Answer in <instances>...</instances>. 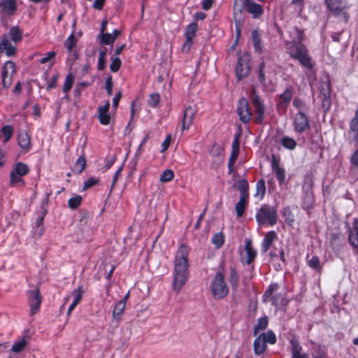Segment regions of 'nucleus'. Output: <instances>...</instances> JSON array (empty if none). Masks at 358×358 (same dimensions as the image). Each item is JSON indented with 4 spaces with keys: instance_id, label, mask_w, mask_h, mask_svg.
<instances>
[{
    "instance_id": "23",
    "label": "nucleus",
    "mask_w": 358,
    "mask_h": 358,
    "mask_svg": "<svg viewBox=\"0 0 358 358\" xmlns=\"http://www.w3.org/2000/svg\"><path fill=\"white\" fill-rule=\"evenodd\" d=\"M315 202V197L312 192H306L303 198L301 201V208L307 211V213L310 215V210L313 208V204Z\"/></svg>"
},
{
    "instance_id": "51",
    "label": "nucleus",
    "mask_w": 358,
    "mask_h": 358,
    "mask_svg": "<svg viewBox=\"0 0 358 358\" xmlns=\"http://www.w3.org/2000/svg\"><path fill=\"white\" fill-rule=\"evenodd\" d=\"M86 166V161L85 159L83 157H78V159L76 160V164H75V171H77L78 173H81Z\"/></svg>"
},
{
    "instance_id": "21",
    "label": "nucleus",
    "mask_w": 358,
    "mask_h": 358,
    "mask_svg": "<svg viewBox=\"0 0 358 358\" xmlns=\"http://www.w3.org/2000/svg\"><path fill=\"white\" fill-rule=\"evenodd\" d=\"M275 238H277V234L275 231L267 232L262 242V252H267Z\"/></svg>"
},
{
    "instance_id": "19",
    "label": "nucleus",
    "mask_w": 358,
    "mask_h": 358,
    "mask_svg": "<svg viewBox=\"0 0 358 358\" xmlns=\"http://www.w3.org/2000/svg\"><path fill=\"white\" fill-rule=\"evenodd\" d=\"M110 108V102L107 101L104 106H100L98 108L99 115L98 118L100 121V123L104 125H107L110 122V117L108 114V110Z\"/></svg>"
},
{
    "instance_id": "26",
    "label": "nucleus",
    "mask_w": 358,
    "mask_h": 358,
    "mask_svg": "<svg viewBox=\"0 0 358 358\" xmlns=\"http://www.w3.org/2000/svg\"><path fill=\"white\" fill-rule=\"evenodd\" d=\"M18 145L24 152H28L31 149L30 137L27 132H21L19 134Z\"/></svg>"
},
{
    "instance_id": "57",
    "label": "nucleus",
    "mask_w": 358,
    "mask_h": 358,
    "mask_svg": "<svg viewBox=\"0 0 358 358\" xmlns=\"http://www.w3.org/2000/svg\"><path fill=\"white\" fill-rule=\"evenodd\" d=\"M22 176L17 175V173H15L13 172H10V183L13 185H15L20 184L21 186L24 185V181L22 178Z\"/></svg>"
},
{
    "instance_id": "35",
    "label": "nucleus",
    "mask_w": 358,
    "mask_h": 358,
    "mask_svg": "<svg viewBox=\"0 0 358 358\" xmlns=\"http://www.w3.org/2000/svg\"><path fill=\"white\" fill-rule=\"evenodd\" d=\"M237 189L239 191L240 196L249 198V185L245 179L238 180Z\"/></svg>"
},
{
    "instance_id": "64",
    "label": "nucleus",
    "mask_w": 358,
    "mask_h": 358,
    "mask_svg": "<svg viewBox=\"0 0 358 358\" xmlns=\"http://www.w3.org/2000/svg\"><path fill=\"white\" fill-rule=\"evenodd\" d=\"M350 163L358 169V149L355 150L350 157Z\"/></svg>"
},
{
    "instance_id": "54",
    "label": "nucleus",
    "mask_w": 358,
    "mask_h": 358,
    "mask_svg": "<svg viewBox=\"0 0 358 358\" xmlns=\"http://www.w3.org/2000/svg\"><path fill=\"white\" fill-rule=\"evenodd\" d=\"M73 81H74L73 76L71 73L68 74L65 78V81H64V87H63V91L64 92H66L71 89V87L73 86Z\"/></svg>"
},
{
    "instance_id": "18",
    "label": "nucleus",
    "mask_w": 358,
    "mask_h": 358,
    "mask_svg": "<svg viewBox=\"0 0 358 358\" xmlns=\"http://www.w3.org/2000/svg\"><path fill=\"white\" fill-rule=\"evenodd\" d=\"M3 52L8 57H11L16 52L15 47L8 41L6 34L2 36L0 41V53Z\"/></svg>"
},
{
    "instance_id": "30",
    "label": "nucleus",
    "mask_w": 358,
    "mask_h": 358,
    "mask_svg": "<svg viewBox=\"0 0 358 358\" xmlns=\"http://www.w3.org/2000/svg\"><path fill=\"white\" fill-rule=\"evenodd\" d=\"M245 250L247 255L246 263L250 264L257 256V251L252 248L251 241H246Z\"/></svg>"
},
{
    "instance_id": "49",
    "label": "nucleus",
    "mask_w": 358,
    "mask_h": 358,
    "mask_svg": "<svg viewBox=\"0 0 358 358\" xmlns=\"http://www.w3.org/2000/svg\"><path fill=\"white\" fill-rule=\"evenodd\" d=\"M77 40L74 34L72 33L64 42V46L71 52L73 47L76 45Z\"/></svg>"
},
{
    "instance_id": "45",
    "label": "nucleus",
    "mask_w": 358,
    "mask_h": 358,
    "mask_svg": "<svg viewBox=\"0 0 358 358\" xmlns=\"http://www.w3.org/2000/svg\"><path fill=\"white\" fill-rule=\"evenodd\" d=\"M83 294L84 289L82 286L78 287L71 292V296L73 298V301L74 303L78 305L80 302Z\"/></svg>"
},
{
    "instance_id": "38",
    "label": "nucleus",
    "mask_w": 358,
    "mask_h": 358,
    "mask_svg": "<svg viewBox=\"0 0 358 358\" xmlns=\"http://www.w3.org/2000/svg\"><path fill=\"white\" fill-rule=\"evenodd\" d=\"M120 31L117 29L113 31V34H101V42L106 45H109L114 42L117 36L119 35Z\"/></svg>"
},
{
    "instance_id": "2",
    "label": "nucleus",
    "mask_w": 358,
    "mask_h": 358,
    "mask_svg": "<svg viewBox=\"0 0 358 358\" xmlns=\"http://www.w3.org/2000/svg\"><path fill=\"white\" fill-rule=\"evenodd\" d=\"M288 53L292 59L298 60L300 65L304 68L308 70L313 69L312 58L309 55L306 46L303 43H297L292 45L288 48Z\"/></svg>"
},
{
    "instance_id": "29",
    "label": "nucleus",
    "mask_w": 358,
    "mask_h": 358,
    "mask_svg": "<svg viewBox=\"0 0 358 358\" xmlns=\"http://www.w3.org/2000/svg\"><path fill=\"white\" fill-rule=\"evenodd\" d=\"M197 30L198 24L196 22H192L189 24L185 29V39H187L188 42H191V40L194 38Z\"/></svg>"
},
{
    "instance_id": "4",
    "label": "nucleus",
    "mask_w": 358,
    "mask_h": 358,
    "mask_svg": "<svg viewBox=\"0 0 358 358\" xmlns=\"http://www.w3.org/2000/svg\"><path fill=\"white\" fill-rule=\"evenodd\" d=\"M255 219L260 225L268 224L273 227L277 223V210L273 206L264 204L257 210Z\"/></svg>"
},
{
    "instance_id": "60",
    "label": "nucleus",
    "mask_w": 358,
    "mask_h": 358,
    "mask_svg": "<svg viewBox=\"0 0 358 358\" xmlns=\"http://www.w3.org/2000/svg\"><path fill=\"white\" fill-rule=\"evenodd\" d=\"M327 8H336L347 3L344 0H324Z\"/></svg>"
},
{
    "instance_id": "25",
    "label": "nucleus",
    "mask_w": 358,
    "mask_h": 358,
    "mask_svg": "<svg viewBox=\"0 0 358 358\" xmlns=\"http://www.w3.org/2000/svg\"><path fill=\"white\" fill-rule=\"evenodd\" d=\"M252 42L256 52H262L261 35L257 29H254L251 33Z\"/></svg>"
},
{
    "instance_id": "14",
    "label": "nucleus",
    "mask_w": 358,
    "mask_h": 358,
    "mask_svg": "<svg viewBox=\"0 0 358 358\" xmlns=\"http://www.w3.org/2000/svg\"><path fill=\"white\" fill-rule=\"evenodd\" d=\"M29 303L30 306V315H34L39 310L41 303V296L38 289L31 290L28 292Z\"/></svg>"
},
{
    "instance_id": "47",
    "label": "nucleus",
    "mask_w": 358,
    "mask_h": 358,
    "mask_svg": "<svg viewBox=\"0 0 358 358\" xmlns=\"http://www.w3.org/2000/svg\"><path fill=\"white\" fill-rule=\"evenodd\" d=\"M174 173L171 169H166L160 176L159 180L162 182H167L173 180Z\"/></svg>"
},
{
    "instance_id": "53",
    "label": "nucleus",
    "mask_w": 358,
    "mask_h": 358,
    "mask_svg": "<svg viewBox=\"0 0 358 358\" xmlns=\"http://www.w3.org/2000/svg\"><path fill=\"white\" fill-rule=\"evenodd\" d=\"M290 344H291V355H292V356L296 355V354L301 353L302 347L296 340H294V339L291 340Z\"/></svg>"
},
{
    "instance_id": "42",
    "label": "nucleus",
    "mask_w": 358,
    "mask_h": 358,
    "mask_svg": "<svg viewBox=\"0 0 358 358\" xmlns=\"http://www.w3.org/2000/svg\"><path fill=\"white\" fill-rule=\"evenodd\" d=\"M281 145L284 148L292 150L296 147V142L293 138L284 136L281 139Z\"/></svg>"
},
{
    "instance_id": "7",
    "label": "nucleus",
    "mask_w": 358,
    "mask_h": 358,
    "mask_svg": "<svg viewBox=\"0 0 358 358\" xmlns=\"http://www.w3.org/2000/svg\"><path fill=\"white\" fill-rule=\"evenodd\" d=\"M236 113L243 124H247L251 120L252 113L246 98L241 97L238 99Z\"/></svg>"
},
{
    "instance_id": "22",
    "label": "nucleus",
    "mask_w": 358,
    "mask_h": 358,
    "mask_svg": "<svg viewBox=\"0 0 358 358\" xmlns=\"http://www.w3.org/2000/svg\"><path fill=\"white\" fill-rule=\"evenodd\" d=\"M46 213V211H43L42 213V215L37 218V220L35 222V225L33 228V234L35 238H40L41 237L45 231L44 227H43V219L44 216Z\"/></svg>"
},
{
    "instance_id": "36",
    "label": "nucleus",
    "mask_w": 358,
    "mask_h": 358,
    "mask_svg": "<svg viewBox=\"0 0 358 358\" xmlns=\"http://www.w3.org/2000/svg\"><path fill=\"white\" fill-rule=\"evenodd\" d=\"M9 36L15 43L20 42L22 38V31L17 26L12 27L9 30Z\"/></svg>"
},
{
    "instance_id": "13",
    "label": "nucleus",
    "mask_w": 358,
    "mask_h": 358,
    "mask_svg": "<svg viewBox=\"0 0 358 358\" xmlns=\"http://www.w3.org/2000/svg\"><path fill=\"white\" fill-rule=\"evenodd\" d=\"M294 94V89L288 86L285 90L279 95V100L276 103L277 110H286L290 103Z\"/></svg>"
},
{
    "instance_id": "16",
    "label": "nucleus",
    "mask_w": 358,
    "mask_h": 358,
    "mask_svg": "<svg viewBox=\"0 0 358 358\" xmlns=\"http://www.w3.org/2000/svg\"><path fill=\"white\" fill-rule=\"evenodd\" d=\"M17 10L16 0H1L0 15L10 16Z\"/></svg>"
},
{
    "instance_id": "52",
    "label": "nucleus",
    "mask_w": 358,
    "mask_h": 358,
    "mask_svg": "<svg viewBox=\"0 0 358 358\" xmlns=\"http://www.w3.org/2000/svg\"><path fill=\"white\" fill-rule=\"evenodd\" d=\"M350 131L351 132H358V108L355 112V116L350 121Z\"/></svg>"
},
{
    "instance_id": "3",
    "label": "nucleus",
    "mask_w": 358,
    "mask_h": 358,
    "mask_svg": "<svg viewBox=\"0 0 358 358\" xmlns=\"http://www.w3.org/2000/svg\"><path fill=\"white\" fill-rule=\"evenodd\" d=\"M210 288L211 294L215 299H222L228 295L229 288L225 281L223 271H218L215 273L211 281Z\"/></svg>"
},
{
    "instance_id": "9",
    "label": "nucleus",
    "mask_w": 358,
    "mask_h": 358,
    "mask_svg": "<svg viewBox=\"0 0 358 358\" xmlns=\"http://www.w3.org/2000/svg\"><path fill=\"white\" fill-rule=\"evenodd\" d=\"M250 71V60L249 55H245L238 57L235 72L238 80L248 76Z\"/></svg>"
},
{
    "instance_id": "6",
    "label": "nucleus",
    "mask_w": 358,
    "mask_h": 358,
    "mask_svg": "<svg viewBox=\"0 0 358 358\" xmlns=\"http://www.w3.org/2000/svg\"><path fill=\"white\" fill-rule=\"evenodd\" d=\"M292 127L296 134H302L308 131L311 127L308 115L303 111H298L294 115Z\"/></svg>"
},
{
    "instance_id": "56",
    "label": "nucleus",
    "mask_w": 358,
    "mask_h": 358,
    "mask_svg": "<svg viewBox=\"0 0 358 358\" xmlns=\"http://www.w3.org/2000/svg\"><path fill=\"white\" fill-rule=\"evenodd\" d=\"M278 287V283H271L263 294L264 301H266V299L271 297L273 292L276 291Z\"/></svg>"
},
{
    "instance_id": "39",
    "label": "nucleus",
    "mask_w": 358,
    "mask_h": 358,
    "mask_svg": "<svg viewBox=\"0 0 358 358\" xmlns=\"http://www.w3.org/2000/svg\"><path fill=\"white\" fill-rule=\"evenodd\" d=\"M259 335L264 338L266 344L274 345L277 342L275 334L272 330H268L266 333H262Z\"/></svg>"
},
{
    "instance_id": "32",
    "label": "nucleus",
    "mask_w": 358,
    "mask_h": 358,
    "mask_svg": "<svg viewBox=\"0 0 358 358\" xmlns=\"http://www.w3.org/2000/svg\"><path fill=\"white\" fill-rule=\"evenodd\" d=\"M209 154L213 157H218L222 159L224 154V149L217 143H214L209 150Z\"/></svg>"
},
{
    "instance_id": "59",
    "label": "nucleus",
    "mask_w": 358,
    "mask_h": 358,
    "mask_svg": "<svg viewBox=\"0 0 358 358\" xmlns=\"http://www.w3.org/2000/svg\"><path fill=\"white\" fill-rule=\"evenodd\" d=\"M82 201V196H76L73 198H71L68 203L69 208L72 209L76 208L78 206H80V203Z\"/></svg>"
},
{
    "instance_id": "43",
    "label": "nucleus",
    "mask_w": 358,
    "mask_h": 358,
    "mask_svg": "<svg viewBox=\"0 0 358 358\" xmlns=\"http://www.w3.org/2000/svg\"><path fill=\"white\" fill-rule=\"evenodd\" d=\"M212 243L215 245L217 248H220L224 243V235L222 232H218L213 235L212 237Z\"/></svg>"
},
{
    "instance_id": "15",
    "label": "nucleus",
    "mask_w": 358,
    "mask_h": 358,
    "mask_svg": "<svg viewBox=\"0 0 358 358\" xmlns=\"http://www.w3.org/2000/svg\"><path fill=\"white\" fill-rule=\"evenodd\" d=\"M331 86L329 83L322 86L320 90V97L322 101V107L324 111L329 110L331 106Z\"/></svg>"
},
{
    "instance_id": "48",
    "label": "nucleus",
    "mask_w": 358,
    "mask_h": 358,
    "mask_svg": "<svg viewBox=\"0 0 358 358\" xmlns=\"http://www.w3.org/2000/svg\"><path fill=\"white\" fill-rule=\"evenodd\" d=\"M316 354L312 355V358H327V351L325 346L318 345Z\"/></svg>"
},
{
    "instance_id": "27",
    "label": "nucleus",
    "mask_w": 358,
    "mask_h": 358,
    "mask_svg": "<svg viewBox=\"0 0 358 358\" xmlns=\"http://www.w3.org/2000/svg\"><path fill=\"white\" fill-rule=\"evenodd\" d=\"M282 216L287 225L289 227H293L295 222V217L290 206H287L283 207L282 210Z\"/></svg>"
},
{
    "instance_id": "41",
    "label": "nucleus",
    "mask_w": 358,
    "mask_h": 358,
    "mask_svg": "<svg viewBox=\"0 0 358 358\" xmlns=\"http://www.w3.org/2000/svg\"><path fill=\"white\" fill-rule=\"evenodd\" d=\"M239 152H236L234 151L231 152L230 157L228 161V174H232L235 172L234 164L236 161L238 157Z\"/></svg>"
},
{
    "instance_id": "37",
    "label": "nucleus",
    "mask_w": 358,
    "mask_h": 358,
    "mask_svg": "<svg viewBox=\"0 0 358 358\" xmlns=\"http://www.w3.org/2000/svg\"><path fill=\"white\" fill-rule=\"evenodd\" d=\"M308 266L312 269L317 271L318 273H321L322 271V266L320 264V258L317 256H313L311 259H310L307 262Z\"/></svg>"
},
{
    "instance_id": "31",
    "label": "nucleus",
    "mask_w": 358,
    "mask_h": 358,
    "mask_svg": "<svg viewBox=\"0 0 358 358\" xmlns=\"http://www.w3.org/2000/svg\"><path fill=\"white\" fill-rule=\"evenodd\" d=\"M13 134V128L10 125H5L0 129V139L3 143L8 142Z\"/></svg>"
},
{
    "instance_id": "40",
    "label": "nucleus",
    "mask_w": 358,
    "mask_h": 358,
    "mask_svg": "<svg viewBox=\"0 0 358 358\" xmlns=\"http://www.w3.org/2000/svg\"><path fill=\"white\" fill-rule=\"evenodd\" d=\"M129 293L127 294L124 296V298L121 300L120 302L117 303L114 310H113V317H119L123 312L124 307H125V301L128 298Z\"/></svg>"
},
{
    "instance_id": "63",
    "label": "nucleus",
    "mask_w": 358,
    "mask_h": 358,
    "mask_svg": "<svg viewBox=\"0 0 358 358\" xmlns=\"http://www.w3.org/2000/svg\"><path fill=\"white\" fill-rule=\"evenodd\" d=\"M55 55H56V52L54 51L48 52L45 54L44 57L40 59V62L41 64H45V63L48 62L50 59L54 58L55 57Z\"/></svg>"
},
{
    "instance_id": "12",
    "label": "nucleus",
    "mask_w": 358,
    "mask_h": 358,
    "mask_svg": "<svg viewBox=\"0 0 358 358\" xmlns=\"http://www.w3.org/2000/svg\"><path fill=\"white\" fill-rule=\"evenodd\" d=\"M196 110L192 106H187L183 111L182 117L181 119V130L187 131L193 124L195 115L196 114Z\"/></svg>"
},
{
    "instance_id": "62",
    "label": "nucleus",
    "mask_w": 358,
    "mask_h": 358,
    "mask_svg": "<svg viewBox=\"0 0 358 358\" xmlns=\"http://www.w3.org/2000/svg\"><path fill=\"white\" fill-rule=\"evenodd\" d=\"M121 60L118 57H113L110 65V69L112 71L117 72L119 70Z\"/></svg>"
},
{
    "instance_id": "11",
    "label": "nucleus",
    "mask_w": 358,
    "mask_h": 358,
    "mask_svg": "<svg viewBox=\"0 0 358 358\" xmlns=\"http://www.w3.org/2000/svg\"><path fill=\"white\" fill-rule=\"evenodd\" d=\"M15 73V65L13 62L8 61L5 63L2 71V85L8 89L13 83V76Z\"/></svg>"
},
{
    "instance_id": "61",
    "label": "nucleus",
    "mask_w": 358,
    "mask_h": 358,
    "mask_svg": "<svg viewBox=\"0 0 358 358\" xmlns=\"http://www.w3.org/2000/svg\"><path fill=\"white\" fill-rule=\"evenodd\" d=\"M292 105L299 111H302L301 110L305 108L306 106V103L299 98H294L292 101Z\"/></svg>"
},
{
    "instance_id": "28",
    "label": "nucleus",
    "mask_w": 358,
    "mask_h": 358,
    "mask_svg": "<svg viewBox=\"0 0 358 358\" xmlns=\"http://www.w3.org/2000/svg\"><path fill=\"white\" fill-rule=\"evenodd\" d=\"M249 202L248 197L240 196L239 201L236 203L235 209L238 217L243 215L246 206Z\"/></svg>"
},
{
    "instance_id": "1",
    "label": "nucleus",
    "mask_w": 358,
    "mask_h": 358,
    "mask_svg": "<svg viewBox=\"0 0 358 358\" xmlns=\"http://www.w3.org/2000/svg\"><path fill=\"white\" fill-rule=\"evenodd\" d=\"M189 247L185 244H180L175 255L174 268L173 271V289L178 293L185 285L189 278Z\"/></svg>"
},
{
    "instance_id": "20",
    "label": "nucleus",
    "mask_w": 358,
    "mask_h": 358,
    "mask_svg": "<svg viewBox=\"0 0 358 358\" xmlns=\"http://www.w3.org/2000/svg\"><path fill=\"white\" fill-rule=\"evenodd\" d=\"M229 282L234 291H236L239 285L240 276L236 268L234 266H230L229 268Z\"/></svg>"
},
{
    "instance_id": "34",
    "label": "nucleus",
    "mask_w": 358,
    "mask_h": 358,
    "mask_svg": "<svg viewBox=\"0 0 358 358\" xmlns=\"http://www.w3.org/2000/svg\"><path fill=\"white\" fill-rule=\"evenodd\" d=\"M266 193V185L264 179L259 180L255 185V196L262 199Z\"/></svg>"
},
{
    "instance_id": "24",
    "label": "nucleus",
    "mask_w": 358,
    "mask_h": 358,
    "mask_svg": "<svg viewBox=\"0 0 358 358\" xmlns=\"http://www.w3.org/2000/svg\"><path fill=\"white\" fill-rule=\"evenodd\" d=\"M253 348L255 354L257 356L262 355L266 350L267 345L260 335L255 339Z\"/></svg>"
},
{
    "instance_id": "58",
    "label": "nucleus",
    "mask_w": 358,
    "mask_h": 358,
    "mask_svg": "<svg viewBox=\"0 0 358 358\" xmlns=\"http://www.w3.org/2000/svg\"><path fill=\"white\" fill-rule=\"evenodd\" d=\"M280 185H282L285 180V171L283 168L273 171Z\"/></svg>"
},
{
    "instance_id": "33",
    "label": "nucleus",
    "mask_w": 358,
    "mask_h": 358,
    "mask_svg": "<svg viewBox=\"0 0 358 358\" xmlns=\"http://www.w3.org/2000/svg\"><path fill=\"white\" fill-rule=\"evenodd\" d=\"M268 324V317L266 316L260 317L257 320V323L255 325L253 329L254 336H257L260 331L265 330Z\"/></svg>"
},
{
    "instance_id": "8",
    "label": "nucleus",
    "mask_w": 358,
    "mask_h": 358,
    "mask_svg": "<svg viewBox=\"0 0 358 358\" xmlns=\"http://www.w3.org/2000/svg\"><path fill=\"white\" fill-rule=\"evenodd\" d=\"M251 102L255 108L256 117L254 122L256 124H261L264 122L265 106L260 96L254 91L253 94L250 96Z\"/></svg>"
},
{
    "instance_id": "55",
    "label": "nucleus",
    "mask_w": 358,
    "mask_h": 358,
    "mask_svg": "<svg viewBox=\"0 0 358 358\" xmlns=\"http://www.w3.org/2000/svg\"><path fill=\"white\" fill-rule=\"evenodd\" d=\"M160 101V96L158 93H153L149 96L148 103L150 106L155 108Z\"/></svg>"
},
{
    "instance_id": "44",
    "label": "nucleus",
    "mask_w": 358,
    "mask_h": 358,
    "mask_svg": "<svg viewBox=\"0 0 358 358\" xmlns=\"http://www.w3.org/2000/svg\"><path fill=\"white\" fill-rule=\"evenodd\" d=\"M12 172L17 173V175L24 176L28 173L29 168L27 164L22 162H18L16 164Z\"/></svg>"
},
{
    "instance_id": "50",
    "label": "nucleus",
    "mask_w": 358,
    "mask_h": 358,
    "mask_svg": "<svg viewBox=\"0 0 358 358\" xmlns=\"http://www.w3.org/2000/svg\"><path fill=\"white\" fill-rule=\"evenodd\" d=\"M107 54V49L106 48H101L99 50L98 69L103 70L105 68V59Z\"/></svg>"
},
{
    "instance_id": "10",
    "label": "nucleus",
    "mask_w": 358,
    "mask_h": 358,
    "mask_svg": "<svg viewBox=\"0 0 358 358\" xmlns=\"http://www.w3.org/2000/svg\"><path fill=\"white\" fill-rule=\"evenodd\" d=\"M345 225L348 233V242L354 249L355 252L358 254V218H354L352 227L348 222H345Z\"/></svg>"
},
{
    "instance_id": "5",
    "label": "nucleus",
    "mask_w": 358,
    "mask_h": 358,
    "mask_svg": "<svg viewBox=\"0 0 358 358\" xmlns=\"http://www.w3.org/2000/svg\"><path fill=\"white\" fill-rule=\"evenodd\" d=\"M243 8H245L249 13L252 14L253 18L259 17L264 13L262 6L253 1H250V0H234V14L237 13H241Z\"/></svg>"
},
{
    "instance_id": "46",
    "label": "nucleus",
    "mask_w": 358,
    "mask_h": 358,
    "mask_svg": "<svg viewBox=\"0 0 358 358\" xmlns=\"http://www.w3.org/2000/svg\"><path fill=\"white\" fill-rule=\"evenodd\" d=\"M27 344V339L25 338H22L13 345L11 350L14 352H20L26 347Z\"/></svg>"
},
{
    "instance_id": "17",
    "label": "nucleus",
    "mask_w": 358,
    "mask_h": 358,
    "mask_svg": "<svg viewBox=\"0 0 358 358\" xmlns=\"http://www.w3.org/2000/svg\"><path fill=\"white\" fill-rule=\"evenodd\" d=\"M348 3L343 4L338 7L329 8V10L332 13L334 16L339 18L341 20L343 21L345 23H348L350 15L348 13Z\"/></svg>"
}]
</instances>
